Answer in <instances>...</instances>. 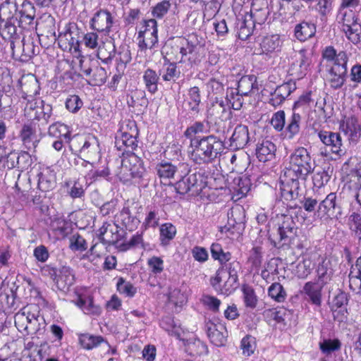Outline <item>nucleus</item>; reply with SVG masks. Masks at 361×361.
Here are the masks:
<instances>
[{"label": "nucleus", "mask_w": 361, "mask_h": 361, "mask_svg": "<svg viewBox=\"0 0 361 361\" xmlns=\"http://www.w3.org/2000/svg\"><path fill=\"white\" fill-rule=\"evenodd\" d=\"M223 149V142L216 136L195 137L190 140L188 155L192 161L200 165L214 161Z\"/></svg>", "instance_id": "1"}, {"label": "nucleus", "mask_w": 361, "mask_h": 361, "mask_svg": "<svg viewBox=\"0 0 361 361\" xmlns=\"http://www.w3.org/2000/svg\"><path fill=\"white\" fill-rule=\"evenodd\" d=\"M314 169V161L309 151L303 147H299L290 155L288 165L285 167L283 172L305 181Z\"/></svg>", "instance_id": "2"}, {"label": "nucleus", "mask_w": 361, "mask_h": 361, "mask_svg": "<svg viewBox=\"0 0 361 361\" xmlns=\"http://www.w3.org/2000/svg\"><path fill=\"white\" fill-rule=\"evenodd\" d=\"M15 326L24 335L35 334L41 329L39 308L36 305H27L14 316Z\"/></svg>", "instance_id": "3"}, {"label": "nucleus", "mask_w": 361, "mask_h": 361, "mask_svg": "<svg viewBox=\"0 0 361 361\" xmlns=\"http://www.w3.org/2000/svg\"><path fill=\"white\" fill-rule=\"evenodd\" d=\"M138 46L141 51L152 49L158 44V27L155 19L144 20L137 33Z\"/></svg>", "instance_id": "4"}, {"label": "nucleus", "mask_w": 361, "mask_h": 361, "mask_svg": "<svg viewBox=\"0 0 361 361\" xmlns=\"http://www.w3.org/2000/svg\"><path fill=\"white\" fill-rule=\"evenodd\" d=\"M348 56L340 51L337 58V66H332L328 71L326 80L334 90H338L344 85L347 75Z\"/></svg>", "instance_id": "5"}, {"label": "nucleus", "mask_w": 361, "mask_h": 361, "mask_svg": "<svg viewBox=\"0 0 361 361\" xmlns=\"http://www.w3.org/2000/svg\"><path fill=\"white\" fill-rule=\"evenodd\" d=\"M237 281V275L224 269H219L216 276L211 280L214 288L222 294H230L234 289Z\"/></svg>", "instance_id": "6"}, {"label": "nucleus", "mask_w": 361, "mask_h": 361, "mask_svg": "<svg viewBox=\"0 0 361 361\" xmlns=\"http://www.w3.org/2000/svg\"><path fill=\"white\" fill-rule=\"evenodd\" d=\"M300 189V179L283 172L279 183L281 197L286 201L296 200L299 196Z\"/></svg>", "instance_id": "7"}, {"label": "nucleus", "mask_w": 361, "mask_h": 361, "mask_svg": "<svg viewBox=\"0 0 361 361\" xmlns=\"http://www.w3.org/2000/svg\"><path fill=\"white\" fill-rule=\"evenodd\" d=\"M207 336L210 341L216 346L226 344L228 331L225 325L220 322H208L206 324Z\"/></svg>", "instance_id": "8"}, {"label": "nucleus", "mask_w": 361, "mask_h": 361, "mask_svg": "<svg viewBox=\"0 0 361 361\" xmlns=\"http://www.w3.org/2000/svg\"><path fill=\"white\" fill-rule=\"evenodd\" d=\"M114 20L111 13L107 10H99L92 17L90 27L99 32L109 34L113 25Z\"/></svg>", "instance_id": "9"}, {"label": "nucleus", "mask_w": 361, "mask_h": 361, "mask_svg": "<svg viewBox=\"0 0 361 361\" xmlns=\"http://www.w3.org/2000/svg\"><path fill=\"white\" fill-rule=\"evenodd\" d=\"M77 141L78 143H82L80 148V152L89 154V158L92 159H99L100 148L97 139L94 136H87V137H78L73 140V142L70 145L71 150H74V142Z\"/></svg>", "instance_id": "10"}, {"label": "nucleus", "mask_w": 361, "mask_h": 361, "mask_svg": "<svg viewBox=\"0 0 361 361\" xmlns=\"http://www.w3.org/2000/svg\"><path fill=\"white\" fill-rule=\"evenodd\" d=\"M133 161H137L136 157H132L122 161L119 177L124 183L129 182L133 178H140L142 176L143 170L140 167V164H134L132 165Z\"/></svg>", "instance_id": "11"}, {"label": "nucleus", "mask_w": 361, "mask_h": 361, "mask_svg": "<svg viewBox=\"0 0 361 361\" xmlns=\"http://www.w3.org/2000/svg\"><path fill=\"white\" fill-rule=\"evenodd\" d=\"M311 63L312 57L310 54L305 51H300L296 56L295 61L290 66V74L298 79L302 78L310 71Z\"/></svg>", "instance_id": "12"}, {"label": "nucleus", "mask_w": 361, "mask_h": 361, "mask_svg": "<svg viewBox=\"0 0 361 361\" xmlns=\"http://www.w3.org/2000/svg\"><path fill=\"white\" fill-rule=\"evenodd\" d=\"M318 137L323 144L330 148L332 153L338 156L344 154L345 151L342 149V139L339 133L320 130Z\"/></svg>", "instance_id": "13"}, {"label": "nucleus", "mask_w": 361, "mask_h": 361, "mask_svg": "<svg viewBox=\"0 0 361 361\" xmlns=\"http://www.w3.org/2000/svg\"><path fill=\"white\" fill-rule=\"evenodd\" d=\"M340 128L351 142L356 143L361 135V126L355 116L345 117L341 123Z\"/></svg>", "instance_id": "14"}, {"label": "nucleus", "mask_w": 361, "mask_h": 361, "mask_svg": "<svg viewBox=\"0 0 361 361\" xmlns=\"http://www.w3.org/2000/svg\"><path fill=\"white\" fill-rule=\"evenodd\" d=\"M27 158H28L27 153L19 155L17 152L10 148L0 147V163H2L4 169H13L19 164L20 159Z\"/></svg>", "instance_id": "15"}, {"label": "nucleus", "mask_w": 361, "mask_h": 361, "mask_svg": "<svg viewBox=\"0 0 361 361\" xmlns=\"http://www.w3.org/2000/svg\"><path fill=\"white\" fill-rule=\"evenodd\" d=\"M248 128L245 125L237 126L230 137L229 146L233 149H242L247 144L249 141Z\"/></svg>", "instance_id": "16"}, {"label": "nucleus", "mask_w": 361, "mask_h": 361, "mask_svg": "<svg viewBox=\"0 0 361 361\" xmlns=\"http://www.w3.org/2000/svg\"><path fill=\"white\" fill-rule=\"evenodd\" d=\"M318 257L316 252L305 253L302 256V259L298 262L295 274L300 279H305L310 274L314 266V262Z\"/></svg>", "instance_id": "17"}, {"label": "nucleus", "mask_w": 361, "mask_h": 361, "mask_svg": "<svg viewBox=\"0 0 361 361\" xmlns=\"http://www.w3.org/2000/svg\"><path fill=\"white\" fill-rule=\"evenodd\" d=\"M336 194L335 192L329 193L326 198L319 203L318 209L314 214V219H321L324 217H329L333 214L336 204Z\"/></svg>", "instance_id": "18"}, {"label": "nucleus", "mask_w": 361, "mask_h": 361, "mask_svg": "<svg viewBox=\"0 0 361 361\" xmlns=\"http://www.w3.org/2000/svg\"><path fill=\"white\" fill-rule=\"evenodd\" d=\"M276 147L269 140H262L259 142L256 147V155L259 161L266 162L275 157Z\"/></svg>", "instance_id": "19"}, {"label": "nucleus", "mask_w": 361, "mask_h": 361, "mask_svg": "<svg viewBox=\"0 0 361 361\" xmlns=\"http://www.w3.org/2000/svg\"><path fill=\"white\" fill-rule=\"evenodd\" d=\"M282 44L283 40L279 35H269L262 39L260 43V47L262 54L268 55L279 52Z\"/></svg>", "instance_id": "20"}, {"label": "nucleus", "mask_w": 361, "mask_h": 361, "mask_svg": "<svg viewBox=\"0 0 361 361\" xmlns=\"http://www.w3.org/2000/svg\"><path fill=\"white\" fill-rule=\"evenodd\" d=\"M56 185V172L51 167L42 169L39 175L38 187L42 191L52 190Z\"/></svg>", "instance_id": "21"}, {"label": "nucleus", "mask_w": 361, "mask_h": 361, "mask_svg": "<svg viewBox=\"0 0 361 361\" xmlns=\"http://www.w3.org/2000/svg\"><path fill=\"white\" fill-rule=\"evenodd\" d=\"M20 137L26 148L30 149L35 147L36 142H37L38 140L35 125L32 123L24 124L20 130Z\"/></svg>", "instance_id": "22"}, {"label": "nucleus", "mask_w": 361, "mask_h": 361, "mask_svg": "<svg viewBox=\"0 0 361 361\" xmlns=\"http://www.w3.org/2000/svg\"><path fill=\"white\" fill-rule=\"evenodd\" d=\"M316 32V26L314 23L302 21L295 25L294 35L300 42H305L312 37Z\"/></svg>", "instance_id": "23"}, {"label": "nucleus", "mask_w": 361, "mask_h": 361, "mask_svg": "<svg viewBox=\"0 0 361 361\" xmlns=\"http://www.w3.org/2000/svg\"><path fill=\"white\" fill-rule=\"evenodd\" d=\"M116 221L129 231L135 229L140 223V221L136 217L131 215L130 209L128 207H124L119 214L116 215Z\"/></svg>", "instance_id": "24"}, {"label": "nucleus", "mask_w": 361, "mask_h": 361, "mask_svg": "<svg viewBox=\"0 0 361 361\" xmlns=\"http://www.w3.org/2000/svg\"><path fill=\"white\" fill-rule=\"evenodd\" d=\"M177 166L171 162L162 161L156 164L155 171L161 181H167L173 178L177 172Z\"/></svg>", "instance_id": "25"}, {"label": "nucleus", "mask_w": 361, "mask_h": 361, "mask_svg": "<svg viewBox=\"0 0 361 361\" xmlns=\"http://www.w3.org/2000/svg\"><path fill=\"white\" fill-rule=\"evenodd\" d=\"M116 146L119 150L127 152L133 151L137 146L136 137L129 133H122L121 137H116Z\"/></svg>", "instance_id": "26"}, {"label": "nucleus", "mask_w": 361, "mask_h": 361, "mask_svg": "<svg viewBox=\"0 0 361 361\" xmlns=\"http://www.w3.org/2000/svg\"><path fill=\"white\" fill-rule=\"evenodd\" d=\"M324 285L317 282H307L304 287L303 291L309 298L311 302L316 305H320L322 302V288Z\"/></svg>", "instance_id": "27"}, {"label": "nucleus", "mask_w": 361, "mask_h": 361, "mask_svg": "<svg viewBox=\"0 0 361 361\" xmlns=\"http://www.w3.org/2000/svg\"><path fill=\"white\" fill-rule=\"evenodd\" d=\"M48 134L54 137L64 139L66 142H70L71 140L69 127L60 122L51 125L48 129Z\"/></svg>", "instance_id": "28"}, {"label": "nucleus", "mask_w": 361, "mask_h": 361, "mask_svg": "<svg viewBox=\"0 0 361 361\" xmlns=\"http://www.w3.org/2000/svg\"><path fill=\"white\" fill-rule=\"evenodd\" d=\"M52 230L60 238L67 236L72 231V223L63 217L55 218L51 224Z\"/></svg>", "instance_id": "29"}, {"label": "nucleus", "mask_w": 361, "mask_h": 361, "mask_svg": "<svg viewBox=\"0 0 361 361\" xmlns=\"http://www.w3.org/2000/svg\"><path fill=\"white\" fill-rule=\"evenodd\" d=\"M295 230L293 221L290 218L288 217L278 229L280 240L283 242V245L287 244L290 241V239L295 235Z\"/></svg>", "instance_id": "30"}, {"label": "nucleus", "mask_w": 361, "mask_h": 361, "mask_svg": "<svg viewBox=\"0 0 361 361\" xmlns=\"http://www.w3.org/2000/svg\"><path fill=\"white\" fill-rule=\"evenodd\" d=\"M73 302L86 314L99 315L100 313L99 307L95 305L90 297L79 296Z\"/></svg>", "instance_id": "31"}, {"label": "nucleus", "mask_w": 361, "mask_h": 361, "mask_svg": "<svg viewBox=\"0 0 361 361\" xmlns=\"http://www.w3.org/2000/svg\"><path fill=\"white\" fill-rule=\"evenodd\" d=\"M342 30L345 32L346 37L353 44H357L360 39V25L355 20L351 24L348 23V20L345 18L343 20Z\"/></svg>", "instance_id": "32"}, {"label": "nucleus", "mask_w": 361, "mask_h": 361, "mask_svg": "<svg viewBox=\"0 0 361 361\" xmlns=\"http://www.w3.org/2000/svg\"><path fill=\"white\" fill-rule=\"evenodd\" d=\"M290 85L288 83L278 86L271 94L269 103L274 106L280 105L290 95Z\"/></svg>", "instance_id": "33"}, {"label": "nucleus", "mask_w": 361, "mask_h": 361, "mask_svg": "<svg viewBox=\"0 0 361 361\" xmlns=\"http://www.w3.org/2000/svg\"><path fill=\"white\" fill-rule=\"evenodd\" d=\"M114 225L109 222H104L102 226L97 231V235L103 242L108 243H114L117 240V234L114 232Z\"/></svg>", "instance_id": "34"}, {"label": "nucleus", "mask_w": 361, "mask_h": 361, "mask_svg": "<svg viewBox=\"0 0 361 361\" xmlns=\"http://www.w3.org/2000/svg\"><path fill=\"white\" fill-rule=\"evenodd\" d=\"M160 215L157 208H151L145 214V219L142 224V229L147 231L149 228H156L159 225Z\"/></svg>", "instance_id": "35"}, {"label": "nucleus", "mask_w": 361, "mask_h": 361, "mask_svg": "<svg viewBox=\"0 0 361 361\" xmlns=\"http://www.w3.org/2000/svg\"><path fill=\"white\" fill-rule=\"evenodd\" d=\"M18 17L12 16L0 27V34L5 39H11L17 35Z\"/></svg>", "instance_id": "36"}, {"label": "nucleus", "mask_w": 361, "mask_h": 361, "mask_svg": "<svg viewBox=\"0 0 361 361\" xmlns=\"http://www.w3.org/2000/svg\"><path fill=\"white\" fill-rule=\"evenodd\" d=\"M187 103L189 106V109L192 114H198L200 111V105L201 103L200 89L195 86L188 90Z\"/></svg>", "instance_id": "37"}, {"label": "nucleus", "mask_w": 361, "mask_h": 361, "mask_svg": "<svg viewBox=\"0 0 361 361\" xmlns=\"http://www.w3.org/2000/svg\"><path fill=\"white\" fill-rule=\"evenodd\" d=\"M159 240L163 246L168 245L176 235V228L171 223H165L160 226Z\"/></svg>", "instance_id": "38"}, {"label": "nucleus", "mask_w": 361, "mask_h": 361, "mask_svg": "<svg viewBox=\"0 0 361 361\" xmlns=\"http://www.w3.org/2000/svg\"><path fill=\"white\" fill-rule=\"evenodd\" d=\"M159 75L164 81H175L179 78L180 71L177 70L175 63L167 62L164 63L162 68L159 70Z\"/></svg>", "instance_id": "39"}, {"label": "nucleus", "mask_w": 361, "mask_h": 361, "mask_svg": "<svg viewBox=\"0 0 361 361\" xmlns=\"http://www.w3.org/2000/svg\"><path fill=\"white\" fill-rule=\"evenodd\" d=\"M348 226L352 235L361 242V214L353 212L348 217Z\"/></svg>", "instance_id": "40"}, {"label": "nucleus", "mask_w": 361, "mask_h": 361, "mask_svg": "<svg viewBox=\"0 0 361 361\" xmlns=\"http://www.w3.org/2000/svg\"><path fill=\"white\" fill-rule=\"evenodd\" d=\"M104 342L101 336H94L89 334H82L79 336L80 345L86 350H92Z\"/></svg>", "instance_id": "41"}, {"label": "nucleus", "mask_w": 361, "mask_h": 361, "mask_svg": "<svg viewBox=\"0 0 361 361\" xmlns=\"http://www.w3.org/2000/svg\"><path fill=\"white\" fill-rule=\"evenodd\" d=\"M143 81L145 82L147 90L154 94L157 90V85L159 77L155 71L147 68L143 74Z\"/></svg>", "instance_id": "42"}, {"label": "nucleus", "mask_w": 361, "mask_h": 361, "mask_svg": "<svg viewBox=\"0 0 361 361\" xmlns=\"http://www.w3.org/2000/svg\"><path fill=\"white\" fill-rule=\"evenodd\" d=\"M75 281V276L73 271L67 267H63L59 271V275L56 280L59 286L62 288H68L72 286Z\"/></svg>", "instance_id": "43"}, {"label": "nucleus", "mask_w": 361, "mask_h": 361, "mask_svg": "<svg viewBox=\"0 0 361 361\" xmlns=\"http://www.w3.org/2000/svg\"><path fill=\"white\" fill-rule=\"evenodd\" d=\"M255 78L252 75L243 76L238 82L236 92L243 96H247L255 87Z\"/></svg>", "instance_id": "44"}, {"label": "nucleus", "mask_w": 361, "mask_h": 361, "mask_svg": "<svg viewBox=\"0 0 361 361\" xmlns=\"http://www.w3.org/2000/svg\"><path fill=\"white\" fill-rule=\"evenodd\" d=\"M116 288L120 294L127 298H133L137 293V288L122 277L118 279Z\"/></svg>", "instance_id": "45"}, {"label": "nucleus", "mask_w": 361, "mask_h": 361, "mask_svg": "<svg viewBox=\"0 0 361 361\" xmlns=\"http://www.w3.org/2000/svg\"><path fill=\"white\" fill-rule=\"evenodd\" d=\"M66 185L68 188V193L73 199L80 198L85 194V185L79 180L66 181Z\"/></svg>", "instance_id": "46"}, {"label": "nucleus", "mask_w": 361, "mask_h": 361, "mask_svg": "<svg viewBox=\"0 0 361 361\" xmlns=\"http://www.w3.org/2000/svg\"><path fill=\"white\" fill-rule=\"evenodd\" d=\"M210 250L212 258L218 260L221 264H226L231 258V252H224L219 243H212Z\"/></svg>", "instance_id": "47"}, {"label": "nucleus", "mask_w": 361, "mask_h": 361, "mask_svg": "<svg viewBox=\"0 0 361 361\" xmlns=\"http://www.w3.org/2000/svg\"><path fill=\"white\" fill-rule=\"evenodd\" d=\"M254 26L252 14L247 13L239 28V37L242 39H247L252 34Z\"/></svg>", "instance_id": "48"}, {"label": "nucleus", "mask_w": 361, "mask_h": 361, "mask_svg": "<svg viewBox=\"0 0 361 361\" xmlns=\"http://www.w3.org/2000/svg\"><path fill=\"white\" fill-rule=\"evenodd\" d=\"M330 262L326 260H322L317 269L318 282L324 285L331 279L332 275V269L329 267Z\"/></svg>", "instance_id": "49"}, {"label": "nucleus", "mask_w": 361, "mask_h": 361, "mask_svg": "<svg viewBox=\"0 0 361 361\" xmlns=\"http://www.w3.org/2000/svg\"><path fill=\"white\" fill-rule=\"evenodd\" d=\"M186 352L192 357L205 355L207 353V346L200 340L197 339L189 342L186 345Z\"/></svg>", "instance_id": "50"}, {"label": "nucleus", "mask_w": 361, "mask_h": 361, "mask_svg": "<svg viewBox=\"0 0 361 361\" xmlns=\"http://www.w3.org/2000/svg\"><path fill=\"white\" fill-rule=\"evenodd\" d=\"M30 117H33L34 119L41 121L43 120L45 123H47L52 114V107L50 104H44L42 100V103L35 110V114L29 113Z\"/></svg>", "instance_id": "51"}, {"label": "nucleus", "mask_w": 361, "mask_h": 361, "mask_svg": "<svg viewBox=\"0 0 361 361\" xmlns=\"http://www.w3.org/2000/svg\"><path fill=\"white\" fill-rule=\"evenodd\" d=\"M301 117L298 114L293 113L288 120V126L286 127V137L288 139H292L300 131V123Z\"/></svg>", "instance_id": "52"}, {"label": "nucleus", "mask_w": 361, "mask_h": 361, "mask_svg": "<svg viewBox=\"0 0 361 361\" xmlns=\"http://www.w3.org/2000/svg\"><path fill=\"white\" fill-rule=\"evenodd\" d=\"M127 102L129 106L141 111L142 108L147 106V99L144 92H135L130 96Z\"/></svg>", "instance_id": "53"}, {"label": "nucleus", "mask_w": 361, "mask_h": 361, "mask_svg": "<svg viewBox=\"0 0 361 361\" xmlns=\"http://www.w3.org/2000/svg\"><path fill=\"white\" fill-rule=\"evenodd\" d=\"M268 295L278 302H283L286 299V292L279 283H272L268 289Z\"/></svg>", "instance_id": "54"}, {"label": "nucleus", "mask_w": 361, "mask_h": 361, "mask_svg": "<svg viewBox=\"0 0 361 361\" xmlns=\"http://www.w3.org/2000/svg\"><path fill=\"white\" fill-rule=\"evenodd\" d=\"M92 77L89 81V83L92 85L99 86L105 83L106 80V71L101 66H95L92 71Z\"/></svg>", "instance_id": "55"}, {"label": "nucleus", "mask_w": 361, "mask_h": 361, "mask_svg": "<svg viewBox=\"0 0 361 361\" xmlns=\"http://www.w3.org/2000/svg\"><path fill=\"white\" fill-rule=\"evenodd\" d=\"M160 326L170 335L173 336L178 338L180 337L182 333L181 328L176 325L173 319L171 318H166L165 319H163L160 323Z\"/></svg>", "instance_id": "56"}, {"label": "nucleus", "mask_w": 361, "mask_h": 361, "mask_svg": "<svg viewBox=\"0 0 361 361\" xmlns=\"http://www.w3.org/2000/svg\"><path fill=\"white\" fill-rule=\"evenodd\" d=\"M319 348L323 353L329 355L340 349L341 342L338 339H324L319 343Z\"/></svg>", "instance_id": "57"}, {"label": "nucleus", "mask_w": 361, "mask_h": 361, "mask_svg": "<svg viewBox=\"0 0 361 361\" xmlns=\"http://www.w3.org/2000/svg\"><path fill=\"white\" fill-rule=\"evenodd\" d=\"M244 302L247 307L255 308L257 305V298L252 288L249 286L243 287Z\"/></svg>", "instance_id": "58"}, {"label": "nucleus", "mask_w": 361, "mask_h": 361, "mask_svg": "<svg viewBox=\"0 0 361 361\" xmlns=\"http://www.w3.org/2000/svg\"><path fill=\"white\" fill-rule=\"evenodd\" d=\"M255 338L251 336H246L244 337L240 343V348L243 350V354L245 356H250L254 353L255 350Z\"/></svg>", "instance_id": "59"}, {"label": "nucleus", "mask_w": 361, "mask_h": 361, "mask_svg": "<svg viewBox=\"0 0 361 361\" xmlns=\"http://www.w3.org/2000/svg\"><path fill=\"white\" fill-rule=\"evenodd\" d=\"M147 264L150 271L154 275L159 274L164 271V260L159 257L153 256L149 258Z\"/></svg>", "instance_id": "60"}, {"label": "nucleus", "mask_w": 361, "mask_h": 361, "mask_svg": "<svg viewBox=\"0 0 361 361\" xmlns=\"http://www.w3.org/2000/svg\"><path fill=\"white\" fill-rule=\"evenodd\" d=\"M262 258V247L259 246L254 247L250 252L248 262L251 264L252 268L260 267Z\"/></svg>", "instance_id": "61"}, {"label": "nucleus", "mask_w": 361, "mask_h": 361, "mask_svg": "<svg viewBox=\"0 0 361 361\" xmlns=\"http://www.w3.org/2000/svg\"><path fill=\"white\" fill-rule=\"evenodd\" d=\"M171 4L169 0H163L158 3L152 9V14L157 18H163L169 11Z\"/></svg>", "instance_id": "62"}, {"label": "nucleus", "mask_w": 361, "mask_h": 361, "mask_svg": "<svg viewBox=\"0 0 361 361\" xmlns=\"http://www.w3.org/2000/svg\"><path fill=\"white\" fill-rule=\"evenodd\" d=\"M330 178L331 175L328 171L324 169L317 171L312 178L314 185L318 188L324 186L329 182Z\"/></svg>", "instance_id": "63"}, {"label": "nucleus", "mask_w": 361, "mask_h": 361, "mask_svg": "<svg viewBox=\"0 0 361 361\" xmlns=\"http://www.w3.org/2000/svg\"><path fill=\"white\" fill-rule=\"evenodd\" d=\"M349 287L357 294H361V275L353 269L349 274Z\"/></svg>", "instance_id": "64"}]
</instances>
